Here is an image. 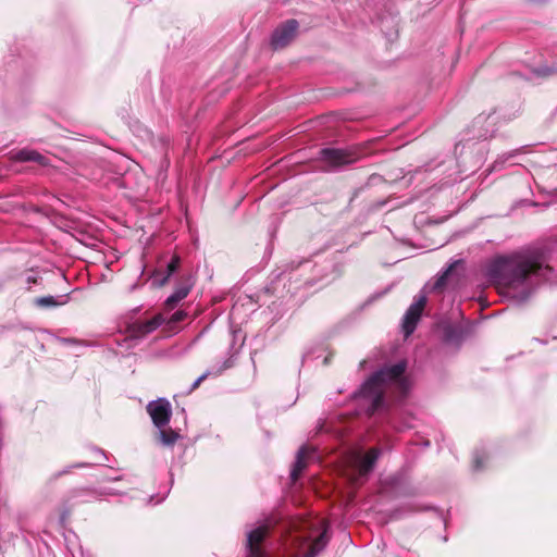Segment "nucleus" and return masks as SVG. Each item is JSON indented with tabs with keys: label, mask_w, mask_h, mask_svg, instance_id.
<instances>
[{
	"label": "nucleus",
	"mask_w": 557,
	"mask_h": 557,
	"mask_svg": "<svg viewBox=\"0 0 557 557\" xmlns=\"http://www.w3.org/2000/svg\"><path fill=\"white\" fill-rule=\"evenodd\" d=\"M187 317V313L183 310H178L174 312L168 321V324L171 326L172 324L178 323L183 321Z\"/></svg>",
	"instance_id": "6ab92c4d"
},
{
	"label": "nucleus",
	"mask_w": 557,
	"mask_h": 557,
	"mask_svg": "<svg viewBox=\"0 0 557 557\" xmlns=\"http://www.w3.org/2000/svg\"><path fill=\"white\" fill-rule=\"evenodd\" d=\"M193 282L190 277L185 278L178 286H176L174 293L168 297L164 306L168 310L174 309L177 304L183 300L190 292Z\"/></svg>",
	"instance_id": "9d476101"
},
{
	"label": "nucleus",
	"mask_w": 557,
	"mask_h": 557,
	"mask_svg": "<svg viewBox=\"0 0 557 557\" xmlns=\"http://www.w3.org/2000/svg\"><path fill=\"white\" fill-rule=\"evenodd\" d=\"M269 535V527L260 525L251 530L247 535L246 557H268L263 548V542Z\"/></svg>",
	"instance_id": "0eeeda50"
},
{
	"label": "nucleus",
	"mask_w": 557,
	"mask_h": 557,
	"mask_svg": "<svg viewBox=\"0 0 557 557\" xmlns=\"http://www.w3.org/2000/svg\"><path fill=\"white\" fill-rule=\"evenodd\" d=\"M87 466H88V463H86V462H77V463L70 465V466H67L64 470H62V471H58V472L53 473V474L51 475V480H58V479H60L62 475H65V474L71 473L73 469L85 468V467H87Z\"/></svg>",
	"instance_id": "f3484780"
},
{
	"label": "nucleus",
	"mask_w": 557,
	"mask_h": 557,
	"mask_svg": "<svg viewBox=\"0 0 557 557\" xmlns=\"http://www.w3.org/2000/svg\"><path fill=\"white\" fill-rule=\"evenodd\" d=\"M311 450L308 447H301L296 456L295 463L293 466L292 472H290V479L296 482L300 475L302 474L304 470L307 468L308 462L307 458L311 455Z\"/></svg>",
	"instance_id": "f8f14e48"
},
{
	"label": "nucleus",
	"mask_w": 557,
	"mask_h": 557,
	"mask_svg": "<svg viewBox=\"0 0 557 557\" xmlns=\"http://www.w3.org/2000/svg\"><path fill=\"white\" fill-rule=\"evenodd\" d=\"M180 263H181L180 257L173 256L171 261L166 265V274L161 280V282H160L161 285H164L169 281L170 276L177 271Z\"/></svg>",
	"instance_id": "dca6fc26"
},
{
	"label": "nucleus",
	"mask_w": 557,
	"mask_h": 557,
	"mask_svg": "<svg viewBox=\"0 0 557 557\" xmlns=\"http://www.w3.org/2000/svg\"><path fill=\"white\" fill-rule=\"evenodd\" d=\"M209 372H206L203 373L202 375H200L195 382L194 384L191 385L190 389H189V393L194 392L195 389H197L200 384L209 376Z\"/></svg>",
	"instance_id": "aec40b11"
},
{
	"label": "nucleus",
	"mask_w": 557,
	"mask_h": 557,
	"mask_svg": "<svg viewBox=\"0 0 557 557\" xmlns=\"http://www.w3.org/2000/svg\"><path fill=\"white\" fill-rule=\"evenodd\" d=\"M542 270L552 272V267L542 251H534L495 259L488 267V276L498 288L510 289L521 286L530 275H543Z\"/></svg>",
	"instance_id": "f257e3e1"
},
{
	"label": "nucleus",
	"mask_w": 557,
	"mask_h": 557,
	"mask_svg": "<svg viewBox=\"0 0 557 557\" xmlns=\"http://www.w3.org/2000/svg\"><path fill=\"white\" fill-rule=\"evenodd\" d=\"M28 283H37V278L36 277H28Z\"/></svg>",
	"instance_id": "4be33fe9"
},
{
	"label": "nucleus",
	"mask_w": 557,
	"mask_h": 557,
	"mask_svg": "<svg viewBox=\"0 0 557 557\" xmlns=\"http://www.w3.org/2000/svg\"><path fill=\"white\" fill-rule=\"evenodd\" d=\"M159 437L164 445L171 446L177 441L178 434L172 429L160 430Z\"/></svg>",
	"instance_id": "2eb2a0df"
},
{
	"label": "nucleus",
	"mask_w": 557,
	"mask_h": 557,
	"mask_svg": "<svg viewBox=\"0 0 557 557\" xmlns=\"http://www.w3.org/2000/svg\"><path fill=\"white\" fill-rule=\"evenodd\" d=\"M425 306L426 297L424 295H421L407 309L403 319V331L406 337H408L414 332Z\"/></svg>",
	"instance_id": "423d86ee"
},
{
	"label": "nucleus",
	"mask_w": 557,
	"mask_h": 557,
	"mask_svg": "<svg viewBox=\"0 0 557 557\" xmlns=\"http://www.w3.org/2000/svg\"><path fill=\"white\" fill-rule=\"evenodd\" d=\"M319 154L321 161L332 168H338L357 162L361 151L357 148H323Z\"/></svg>",
	"instance_id": "20e7f679"
},
{
	"label": "nucleus",
	"mask_w": 557,
	"mask_h": 557,
	"mask_svg": "<svg viewBox=\"0 0 557 557\" xmlns=\"http://www.w3.org/2000/svg\"><path fill=\"white\" fill-rule=\"evenodd\" d=\"M457 331L454 327H447L445 330V336L448 341H451L455 338Z\"/></svg>",
	"instance_id": "412c9836"
},
{
	"label": "nucleus",
	"mask_w": 557,
	"mask_h": 557,
	"mask_svg": "<svg viewBox=\"0 0 557 557\" xmlns=\"http://www.w3.org/2000/svg\"><path fill=\"white\" fill-rule=\"evenodd\" d=\"M165 321L162 313L146 321H136L127 326V334L133 338H143L157 330Z\"/></svg>",
	"instance_id": "1a4fd4ad"
},
{
	"label": "nucleus",
	"mask_w": 557,
	"mask_h": 557,
	"mask_svg": "<svg viewBox=\"0 0 557 557\" xmlns=\"http://www.w3.org/2000/svg\"><path fill=\"white\" fill-rule=\"evenodd\" d=\"M147 412L151 417L153 424L161 429L171 420V404L165 398H159L158 400L150 401L147 405Z\"/></svg>",
	"instance_id": "6e6552de"
},
{
	"label": "nucleus",
	"mask_w": 557,
	"mask_h": 557,
	"mask_svg": "<svg viewBox=\"0 0 557 557\" xmlns=\"http://www.w3.org/2000/svg\"><path fill=\"white\" fill-rule=\"evenodd\" d=\"M298 21L290 18L281 23L272 33L270 45L273 50H282L290 45L298 34Z\"/></svg>",
	"instance_id": "39448f33"
},
{
	"label": "nucleus",
	"mask_w": 557,
	"mask_h": 557,
	"mask_svg": "<svg viewBox=\"0 0 557 557\" xmlns=\"http://www.w3.org/2000/svg\"><path fill=\"white\" fill-rule=\"evenodd\" d=\"M35 306L39 308H54L65 304V300H59L53 296H42L34 299Z\"/></svg>",
	"instance_id": "ddd939ff"
},
{
	"label": "nucleus",
	"mask_w": 557,
	"mask_h": 557,
	"mask_svg": "<svg viewBox=\"0 0 557 557\" xmlns=\"http://www.w3.org/2000/svg\"><path fill=\"white\" fill-rule=\"evenodd\" d=\"M459 264V262H454L451 263L443 273L442 275L438 276V278L436 280L435 284H434V289H443L446 285H447V282L450 277V275L453 274L454 272V269Z\"/></svg>",
	"instance_id": "4468645a"
},
{
	"label": "nucleus",
	"mask_w": 557,
	"mask_h": 557,
	"mask_svg": "<svg viewBox=\"0 0 557 557\" xmlns=\"http://www.w3.org/2000/svg\"><path fill=\"white\" fill-rule=\"evenodd\" d=\"M381 454L377 447L370 448L366 455L360 451H354L349 455L347 463L352 470L350 481L356 484L359 478L368 475L374 468V465Z\"/></svg>",
	"instance_id": "7ed1b4c3"
},
{
	"label": "nucleus",
	"mask_w": 557,
	"mask_h": 557,
	"mask_svg": "<svg viewBox=\"0 0 557 557\" xmlns=\"http://www.w3.org/2000/svg\"><path fill=\"white\" fill-rule=\"evenodd\" d=\"M407 362L399 361L393 366L384 367L374 372L360 387L358 396L363 398L368 404L367 413L374 414L385 407V392L394 385L404 397L408 391V381L405 377Z\"/></svg>",
	"instance_id": "f03ea898"
},
{
	"label": "nucleus",
	"mask_w": 557,
	"mask_h": 557,
	"mask_svg": "<svg viewBox=\"0 0 557 557\" xmlns=\"http://www.w3.org/2000/svg\"><path fill=\"white\" fill-rule=\"evenodd\" d=\"M325 545V541H324V534H321L319 537H317L314 540V542L311 544L310 548H309V552H308V557H314V555L323 548V546Z\"/></svg>",
	"instance_id": "a211bd4d"
},
{
	"label": "nucleus",
	"mask_w": 557,
	"mask_h": 557,
	"mask_svg": "<svg viewBox=\"0 0 557 557\" xmlns=\"http://www.w3.org/2000/svg\"><path fill=\"white\" fill-rule=\"evenodd\" d=\"M14 160L20 162H36L41 166H50V160L34 149H21L14 154Z\"/></svg>",
	"instance_id": "9b49d317"
}]
</instances>
